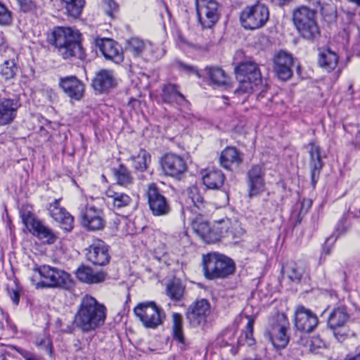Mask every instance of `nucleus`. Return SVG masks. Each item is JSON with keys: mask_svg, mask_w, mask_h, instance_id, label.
<instances>
[{"mask_svg": "<svg viewBox=\"0 0 360 360\" xmlns=\"http://www.w3.org/2000/svg\"><path fill=\"white\" fill-rule=\"evenodd\" d=\"M47 41L65 60L72 58L83 60L85 57L81 44V34L77 30L69 27H55L48 35Z\"/></svg>", "mask_w": 360, "mask_h": 360, "instance_id": "obj_1", "label": "nucleus"}, {"mask_svg": "<svg viewBox=\"0 0 360 360\" xmlns=\"http://www.w3.org/2000/svg\"><path fill=\"white\" fill-rule=\"evenodd\" d=\"M106 318V308L94 297L82 298L74 317V324L84 333H89L103 326Z\"/></svg>", "mask_w": 360, "mask_h": 360, "instance_id": "obj_2", "label": "nucleus"}, {"mask_svg": "<svg viewBox=\"0 0 360 360\" xmlns=\"http://www.w3.org/2000/svg\"><path fill=\"white\" fill-rule=\"evenodd\" d=\"M314 9L302 6L292 13V21L300 35L309 41H315L321 37V32L315 20Z\"/></svg>", "mask_w": 360, "mask_h": 360, "instance_id": "obj_3", "label": "nucleus"}, {"mask_svg": "<svg viewBox=\"0 0 360 360\" xmlns=\"http://www.w3.org/2000/svg\"><path fill=\"white\" fill-rule=\"evenodd\" d=\"M235 73L239 82L236 93L251 94L262 83L261 72L255 62L247 60L240 63L235 68Z\"/></svg>", "mask_w": 360, "mask_h": 360, "instance_id": "obj_4", "label": "nucleus"}, {"mask_svg": "<svg viewBox=\"0 0 360 360\" xmlns=\"http://www.w3.org/2000/svg\"><path fill=\"white\" fill-rule=\"evenodd\" d=\"M33 270L40 276L37 283L34 278L31 279L37 288H68L70 285V275L62 269L44 264L36 265Z\"/></svg>", "mask_w": 360, "mask_h": 360, "instance_id": "obj_5", "label": "nucleus"}, {"mask_svg": "<svg viewBox=\"0 0 360 360\" xmlns=\"http://www.w3.org/2000/svg\"><path fill=\"white\" fill-rule=\"evenodd\" d=\"M203 271L207 278H224L233 274L235 263L224 255L210 253L203 257Z\"/></svg>", "mask_w": 360, "mask_h": 360, "instance_id": "obj_6", "label": "nucleus"}, {"mask_svg": "<svg viewBox=\"0 0 360 360\" xmlns=\"http://www.w3.org/2000/svg\"><path fill=\"white\" fill-rule=\"evenodd\" d=\"M269 18V11L265 5L256 4L246 7L240 13L242 25L246 30H256L264 27Z\"/></svg>", "mask_w": 360, "mask_h": 360, "instance_id": "obj_7", "label": "nucleus"}, {"mask_svg": "<svg viewBox=\"0 0 360 360\" xmlns=\"http://www.w3.org/2000/svg\"><path fill=\"white\" fill-rule=\"evenodd\" d=\"M350 316L345 306L335 307L330 313L328 319V326L333 330L338 341L344 342L349 335L347 323Z\"/></svg>", "mask_w": 360, "mask_h": 360, "instance_id": "obj_8", "label": "nucleus"}, {"mask_svg": "<svg viewBox=\"0 0 360 360\" xmlns=\"http://www.w3.org/2000/svg\"><path fill=\"white\" fill-rule=\"evenodd\" d=\"M135 315L148 328H155L162 324L165 314L154 302L139 303L134 309Z\"/></svg>", "mask_w": 360, "mask_h": 360, "instance_id": "obj_9", "label": "nucleus"}, {"mask_svg": "<svg viewBox=\"0 0 360 360\" xmlns=\"http://www.w3.org/2000/svg\"><path fill=\"white\" fill-rule=\"evenodd\" d=\"M144 195L153 215L162 217L170 213L169 202L155 184H150L145 190Z\"/></svg>", "mask_w": 360, "mask_h": 360, "instance_id": "obj_10", "label": "nucleus"}, {"mask_svg": "<svg viewBox=\"0 0 360 360\" xmlns=\"http://www.w3.org/2000/svg\"><path fill=\"white\" fill-rule=\"evenodd\" d=\"M22 223L34 236L43 243L53 244L56 241V236L47 226H44L30 211L25 210L20 212Z\"/></svg>", "mask_w": 360, "mask_h": 360, "instance_id": "obj_11", "label": "nucleus"}, {"mask_svg": "<svg viewBox=\"0 0 360 360\" xmlns=\"http://www.w3.org/2000/svg\"><path fill=\"white\" fill-rule=\"evenodd\" d=\"M198 22L205 29L212 28L219 20V4L215 0H195Z\"/></svg>", "mask_w": 360, "mask_h": 360, "instance_id": "obj_12", "label": "nucleus"}, {"mask_svg": "<svg viewBox=\"0 0 360 360\" xmlns=\"http://www.w3.org/2000/svg\"><path fill=\"white\" fill-rule=\"evenodd\" d=\"M289 323L284 315L278 316L269 328L265 331V337L271 342L274 347L283 349L289 342V336L286 334Z\"/></svg>", "mask_w": 360, "mask_h": 360, "instance_id": "obj_13", "label": "nucleus"}, {"mask_svg": "<svg viewBox=\"0 0 360 360\" xmlns=\"http://www.w3.org/2000/svg\"><path fill=\"white\" fill-rule=\"evenodd\" d=\"M126 51L134 57L150 58L151 60L161 58L165 51L160 47H153L150 43L145 42L137 37H132L127 41Z\"/></svg>", "mask_w": 360, "mask_h": 360, "instance_id": "obj_14", "label": "nucleus"}, {"mask_svg": "<svg viewBox=\"0 0 360 360\" xmlns=\"http://www.w3.org/2000/svg\"><path fill=\"white\" fill-rule=\"evenodd\" d=\"M81 222L89 231L102 230L105 226L103 212L94 206H86L80 212Z\"/></svg>", "mask_w": 360, "mask_h": 360, "instance_id": "obj_15", "label": "nucleus"}, {"mask_svg": "<svg viewBox=\"0 0 360 360\" xmlns=\"http://www.w3.org/2000/svg\"><path fill=\"white\" fill-rule=\"evenodd\" d=\"M210 311V304L207 300H198L188 307L186 318L191 325L198 326L207 322Z\"/></svg>", "mask_w": 360, "mask_h": 360, "instance_id": "obj_16", "label": "nucleus"}, {"mask_svg": "<svg viewBox=\"0 0 360 360\" xmlns=\"http://www.w3.org/2000/svg\"><path fill=\"white\" fill-rule=\"evenodd\" d=\"M87 260L94 265L105 266L110 262L108 246L101 240H95L86 250Z\"/></svg>", "mask_w": 360, "mask_h": 360, "instance_id": "obj_17", "label": "nucleus"}, {"mask_svg": "<svg viewBox=\"0 0 360 360\" xmlns=\"http://www.w3.org/2000/svg\"><path fill=\"white\" fill-rule=\"evenodd\" d=\"M294 317L295 327L301 332L312 331L319 323L316 314L303 306H298L296 308Z\"/></svg>", "mask_w": 360, "mask_h": 360, "instance_id": "obj_18", "label": "nucleus"}, {"mask_svg": "<svg viewBox=\"0 0 360 360\" xmlns=\"http://www.w3.org/2000/svg\"><path fill=\"white\" fill-rule=\"evenodd\" d=\"M161 168L166 175L177 177L186 170L185 160L174 153L165 155L160 160Z\"/></svg>", "mask_w": 360, "mask_h": 360, "instance_id": "obj_19", "label": "nucleus"}, {"mask_svg": "<svg viewBox=\"0 0 360 360\" xmlns=\"http://www.w3.org/2000/svg\"><path fill=\"white\" fill-rule=\"evenodd\" d=\"M292 65L293 58L289 53L281 51L274 56V69L280 79L285 81L292 77Z\"/></svg>", "mask_w": 360, "mask_h": 360, "instance_id": "obj_20", "label": "nucleus"}, {"mask_svg": "<svg viewBox=\"0 0 360 360\" xmlns=\"http://www.w3.org/2000/svg\"><path fill=\"white\" fill-rule=\"evenodd\" d=\"M96 44L105 59L112 60L116 64H120L123 61L124 55L122 47L112 39H97Z\"/></svg>", "mask_w": 360, "mask_h": 360, "instance_id": "obj_21", "label": "nucleus"}, {"mask_svg": "<svg viewBox=\"0 0 360 360\" xmlns=\"http://www.w3.org/2000/svg\"><path fill=\"white\" fill-rule=\"evenodd\" d=\"M116 85L115 73L110 70H100L95 74L91 81V86L99 94L107 93Z\"/></svg>", "mask_w": 360, "mask_h": 360, "instance_id": "obj_22", "label": "nucleus"}, {"mask_svg": "<svg viewBox=\"0 0 360 360\" xmlns=\"http://www.w3.org/2000/svg\"><path fill=\"white\" fill-rule=\"evenodd\" d=\"M248 196L252 198L264 190V172L259 165H254L248 172Z\"/></svg>", "mask_w": 360, "mask_h": 360, "instance_id": "obj_23", "label": "nucleus"}, {"mask_svg": "<svg viewBox=\"0 0 360 360\" xmlns=\"http://www.w3.org/2000/svg\"><path fill=\"white\" fill-rule=\"evenodd\" d=\"M48 210L50 216L60 223L63 229L70 231L73 229L74 218L65 208L60 206L59 200H55L51 203Z\"/></svg>", "mask_w": 360, "mask_h": 360, "instance_id": "obj_24", "label": "nucleus"}, {"mask_svg": "<svg viewBox=\"0 0 360 360\" xmlns=\"http://www.w3.org/2000/svg\"><path fill=\"white\" fill-rule=\"evenodd\" d=\"M20 106V104L15 98H0V126L13 122Z\"/></svg>", "mask_w": 360, "mask_h": 360, "instance_id": "obj_25", "label": "nucleus"}, {"mask_svg": "<svg viewBox=\"0 0 360 360\" xmlns=\"http://www.w3.org/2000/svg\"><path fill=\"white\" fill-rule=\"evenodd\" d=\"M59 86L72 99L79 100L83 96L84 86L75 76L60 78Z\"/></svg>", "mask_w": 360, "mask_h": 360, "instance_id": "obj_26", "label": "nucleus"}, {"mask_svg": "<svg viewBox=\"0 0 360 360\" xmlns=\"http://www.w3.org/2000/svg\"><path fill=\"white\" fill-rule=\"evenodd\" d=\"M309 153L310 157L309 167L311 169V181L314 184L319 177L323 162L321 158V148L314 142L309 143Z\"/></svg>", "mask_w": 360, "mask_h": 360, "instance_id": "obj_27", "label": "nucleus"}, {"mask_svg": "<svg viewBox=\"0 0 360 360\" xmlns=\"http://www.w3.org/2000/svg\"><path fill=\"white\" fill-rule=\"evenodd\" d=\"M77 278L82 282L88 284L100 283L105 281L106 274L103 271L94 272L86 266H81L75 272Z\"/></svg>", "mask_w": 360, "mask_h": 360, "instance_id": "obj_28", "label": "nucleus"}, {"mask_svg": "<svg viewBox=\"0 0 360 360\" xmlns=\"http://www.w3.org/2000/svg\"><path fill=\"white\" fill-rule=\"evenodd\" d=\"M202 179L207 188L219 190L224 184L225 175L221 170L212 168L205 172Z\"/></svg>", "mask_w": 360, "mask_h": 360, "instance_id": "obj_29", "label": "nucleus"}, {"mask_svg": "<svg viewBox=\"0 0 360 360\" xmlns=\"http://www.w3.org/2000/svg\"><path fill=\"white\" fill-rule=\"evenodd\" d=\"M219 162L224 169L230 170L232 166H238L242 162V158L236 148L229 146L221 152Z\"/></svg>", "mask_w": 360, "mask_h": 360, "instance_id": "obj_30", "label": "nucleus"}, {"mask_svg": "<svg viewBox=\"0 0 360 360\" xmlns=\"http://www.w3.org/2000/svg\"><path fill=\"white\" fill-rule=\"evenodd\" d=\"M106 197L110 200L114 210H120L129 206L132 199L131 198L122 192H117L112 189H108L105 192Z\"/></svg>", "mask_w": 360, "mask_h": 360, "instance_id": "obj_31", "label": "nucleus"}, {"mask_svg": "<svg viewBox=\"0 0 360 360\" xmlns=\"http://www.w3.org/2000/svg\"><path fill=\"white\" fill-rule=\"evenodd\" d=\"M338 57L337 54L330 49H326L320 52L319 57V64L321 67L330 72L337 67Z\"/></svg>", "mask_w": 360, "mask_h": 360, "instance_id": "obj_32", "label": "nucleus"}, {"mask_svg": "<svg viewBox=\"0 0 360 360\" xmlns=\"http://www.w3.org/2000/svg\"><path fill=\"white\" fill-rule=\"evenodd\" d=\"M184 293L185 286L179 279H174L167 285L166 294L173 301H181Z\"/></svg>", "mask_w": 360, "mask_h": 360, "instance_id": "obj_33", "label": "nucleus"}, {"mask_svg": "<svg viewBox=\"0 0 360 360\" xmlns=\"http://www.w3.org/2000/svg\"><path fill=\"white\" fill-rule=\"evenodd\" d=\"M134 169L139 172H143L148 167L150 162V155L143 149L140 150L136 155L130 157Z\"/></svg>", "mask_w": 360, "mask_h": 360, "instance_id": "obj_34", "label": "nucleus"}, {"mask_svg": "<svg viewBox=\"0 0 360 360\" xmlns=\"http://www.w3.org/2000/svg\"><path fill=\"white\" fill-rule=\"evenodd\" d=\"M206 75L214 84L224 86L228 83V78L225 72L219 67H207L205 69Z\"/></svg>", "mask_w": 360, "mask_h": 360, "instance_id": "obj_35", "label": "nucleus"}, {"mask_svg": "<svg viewBox=\"0 0 360 360\" xmlns=\"http://www.w3.org/2000/svg\"><path fill=\"white\" fill-rule=\"evenodd\" d=\"M186 192L188 198L193 203L194 207H196L200 211L199 214L202 215L206 202L200 193L198 188L195 186H190L187 188Z\"/></svg>", "mask_w": 360, "mask_h": 360, "instance_id": "obj_36", "label": "nucleus"}, {"mask_svg": "<svg viewBox=\"0 0 360 360\" xmlns=\"http://www.w3.org/2000/svg\"><path fill=\"white\" fill-rule=\"evenodd\" d=\"M172 335L174 340L182 345L185 344L182 317L178 313H173L172 314Z\"/></svg>", "mask_w": 360, "mask_h": 360, "instance_id": "obj_37", "label": "nucleus"}, {"mask_svg": "<svg viewBox=\"0 0 360 360\" xmlns=\"http://www.w3.org/2000/svg\"><path fill=\"white\" fill-rule=\"evenodd\" d=\"M113 174L117 184L122 186H128L133 183V178L129 171L123 165H120L117 168L114 169Z\"/></svg>", "mask_w": 360, "mask_h": 360, "instance_id": "obj_38", "label": "nucleus"}, {"mask_svg": "<svg viewBox=\"0 0 360 360\" xmlns=\"http://www.w3.org/2000/svg\"><path fill=\"white\" fill-rule=\"evenodd\" d=\"M18 66L13 60H5L0 67V75L6 80H10L15 77L18 73Z\"/></svg>", "mask_w": 360, "mask_h": 360, "instance_id": "obj_39", "label": "nucleus"}, {"mask_svg": "<svg viewBox=\"0 0 360 360\" xmlns=\"http://www.w3.org/2000/svg\"><path fill=\"white\" fill-rule=\"evenodd\" d=\"M65 4V9L69 15L77 18L81 15L84 0H61Z\"/></svg>", "mask_w": 360, "mask_h": 360, "instance_id": "obj_40", "label": "nucleus"}, {"mask_svg": "<svg viewBox=\"0 0 360 360\" xmlns=\"http://www.w3.org/2000/svg\"><path fill=\"white\" fill-rule=\"evenodd\" d=\"M253 326L254 320L249 319L245 327V331L238 339V342L240 345H246L250 347L255 344V340L253 338Z\"/></svg>", "mask_w": 360, "mask_h": 360, "instance_id": "obj_41", "label": "nucleus"}, {"mask_svg": "<svg viewBox=\"0 0 360 360\" xmlns=\"http://www.w3.org/2000/svg\"><path fill=\"white\" fill-rule=\"evenodd\" d=\"M304 273V267L301 264L295 263L290 266L288 276L291 281L298 283L301 281Z\"/></svg>", "mask_w": 360, "mask_h": 360, "instance_id": "obj_42", "label": "nucleus"}, {"mask_svg": "<svg viewBox=\"0 0 360 360\" xmlns=\"http://www.w3.org/2000/svg\"><path fill=\"white\" fill-rule=\"evenodd\" d=\"M162 99L164 102L173 103L174 99L179 93L177 86L175 84H167L164 85L162 88Z\"/></svg>", "mask_w": 360, "mask_h": 360, "instance_id": "obj_43", "label": "nucleus"}, {"mask_svg": "<svg viewBox=\"0 0 360 360\" xmlns=\"http://www.w3.org/2000/svg\"><path fill=\"white\" fill-rule=\"evenodd\" d=\"M245 231L237 222L232 224L230 227H226L224 237L232 239L237 242L244 235Z\"/></svg>", "mask_w": 360, "mask_h": 360, "instance_id": "obj_44", "label": "nucleus"}, {"mask_svg": "<svg viewBox=\"0 0 360 360\" xmlns=\"http://www.w3.org/2000/svg\"><path fill=\"white\" fill-rule=\"evenodd\" d=\"M224 227L210 228L207 236L204 238V241L207 243H214L220 240L221 238L224 237L223 231Z\"/></svg>", "mask_w": 360, "mask_h": 360, "instance_id": "obj_45", "label": "nucleus"}, {"mask_svg": "<svg viewBox=\"0 0 360 360\" xmlns=\"http://www.w3.org/2000/svg\"><path fill=\"white\" fill-rule=\"evenodd\" d=\"M193 229L202 240L207 236L210 228L209 224L206 221L195 219L192 224Z\"/></svg>", "mask_w": 360, "mask_h": 360, "instance_id": "obj_46", "label": "nucleus"}, {"mask_svg": "<svg viewBox=\"0 0 360 360\" xmlns=\"http://www.w3.org/2000/svg\"><path fill=\"white\" fill-rule=\"evenodd\" d=\"M12 22L11 12L0 2V25H8Z\"/></svg>", "mask_w": 360, "mask_h": 360, "instance_id": "obj_47", "label": "nucleus"}, {"mask_svg": "<svg viewBox=\"0 0 360 360\" xmlns=\"http://www.w3.org/2000/svg\"><path fill=\"white\" fill-rule=\"evenodd\" d=\"M7 292L13 302L18 305L20 301V287L16 281H13V286L8 285Z\"/></svg>", "mask_w": 360, "mask_h": 360, "instance_id": "obj_48", "label": "nucleus"}, {"mask_svg": "<svg viewBox=\"0 0 360 360\" xmlns=\"http://www.w3.org/2000/svg\"><path fill=\"white\" fill-rule=\"evenodd\" d=\"M20 11L24 13L33 12L37 8L35 2L32 0H16Z\"/></svg>", "mask_w": 360, "mask_h": 360, "instance_id": "obj_49", "label": "nucleus"}, {"mask_svg": "<svg viewBox=\"0 0 360 360\" xmlns=\"http://www.w3.org/2000/svg\"><path fill=\"white\" fill-rule=\"evenodd\" d=\"M312 205V200L310 199H303L300 203L299 217L306 214Z\"/></svg>", "mask_w": 360, "mask_h": 360, "instance_id": "obj_50", "label": "nucleus"}, {"mask_svg": "<svg viewBox=\"0 0 360 360\" xmlns=\"http://www.w3.org/2000/svg\"><path fill=\"white\" fill-rule=\"evenodd\" d=\"M105 6V13L110 17H113V12L117 8L116 3L113 0H103Z\"/></svg>", "mask_w": 360, "mask_h": 360, "instance_id": "obj_51", "label": "nucleus"}, {"mask_svg": "<svg viewBox=\"0 0 360 360\" xmlns=\"http://www.w3.org/2000/svg\"><path fill=\"white\" fill-rule=\"evenodd\" d=\"M176 64L179 70L184 71L186 73L196 74L198 75V70L195 69V67L186 64L181 61H178Z\"/></svg>", "mask_w": 360, "mask_h": 360, "instance_id": "obj_52", "label": "nucleus"}, {"mask_svg": "<svg viewBox=\"0 0 360 360\" xmlns=\"http://www.w3.org/2000/svg\"><path fill=\"white\" fill-rule=\"evenodd\" d=\"M349 228V226L347 224L346 218L342 217L340 220L339 223L338 224L337 228H336V231L338 232V236L345 234Z\"/></svg>", "mask_w": 360, "mask_h": 360, "instance_id": "obj_53", "label": "nucleus"}, {"mask_svg": "<svg viewBox=\"0 0 360 360\" xmlns=\"http://www.w3.org/2000/svg\"><path fill=\"white\" fill-rule=\"evenodd\" d=\"M13 349H15L18 353H20L25 358V360H29L32 356H34L31 352H30L27 350L22 349L21 348L17 347L15 346H13Z\"/></svg>", "mask_w": 360, "mask_h": 360, "instance_id": "obj_54", "label": "nucleus"}, {"mask_svg": "<svg viewBox=\"0 0 360 360\" xmlns=\"http://www.w3.org/2000/svg\"><path fill=\"white\" fill-rule=\"evenodd\" d=\"M186 102V100L183 94L180 92L177 94V96L174 99L173 103H176L178 105H182Z\"/></svg>", "mask_w": 360, "mask_h": 360, "instance_id": "obj_55", "label": "nucleus"}, {"mask_svg": "<svg viewBox=\"0 0 360 360\" xmlns=\"http://www.w3.org/2000/svg\"><path fill=\"white\" fill-rule=\"evenodd\" d=\"M344 360H360V352L354 355H347Z\"/></svg>", "mask_w": 360, "mask_h": 360, "instance_id": "obj_56", "label": "nucleus"}, {"mask_svg": "<svg viewBox=\"0 0 360 360\" xmlns=\"http://www.w3.org/2000/svg\"><path fill=\"white\" fill-rule=\"evenodd\" d=\"M6 39L2 33H0V47L6 46Z\"/></svg>", "mask_w": 360, "mask_h": 360, "instance_id": "obj_57", "label": "nucleus"}, {"mask_svg": "<svg viewBox=\"0 0 360 360\" xmlns=\"http://www.w3.org/2000/svg\"><path fill=\"white\" fill-rule=\"evenodd\" d=\"M307 342L308 340L307 336H305L304 338L301 337L300 341H298L297 342L301 345H306L307 344Z\"/></svg>", "mask_w": 360, "mask_h": 360, "instance_id": "obj_58", "label": "nucleus"}, {"mask_svg": "<svg viewBox=\"0 0 360 360\" xmlns=\"http://www.w3.org/2000/svg\"><path fill=\"white\" fill-rule=\"evenodd\" d=\"M347 1L354 4L357 6H360V0H347Z\"/></svg>", "mask_w": 360, "mask_h": 360, "instance_id": "obj_59", "label": "nucleus"}, {"mask_svg": "<svg viewBox=\"0 0 360 360\" xmlns=\"http://www.w3.org/2000/svg\"><path fill=\"white\" fill-rule=\"evenodd\" d=\"M242 360H262L261 359H258V358H252V357H248V358H245Z\"/></svg>", "mask_w": 360, "mask_h": 360, "instance_id": "obj_60", "label": "nucleus"}, {"mask_svg": "<svg viewBox=\"0 0 360 360\" xmlns=\"http://www.w3.org/2000/svg\"><path fill=\"white\" fill-rule=\"evenodd\" d=\"M29 360H39L35 356H32L30 359Z\"/></svg>", "mask_w": 360, "mask_h": 360, "instance_id": "obj_61", "label": "nucleus"}, {"mask_svg": "<svg viewBox=\"0 0 360 360\" xmlns=\"http://www.w3.org/2000/svg\"><path fill=\"white\" fill-rule=\"evenodd\" d=\"M3 328V323L1 321H0V329Z\"/></svg>", "mask_w": 360, "mask_h": 360, "instance_id": "obj_62", "label": "nucleus"}, {"mask_svg": "<svg viewBox=\"0 0 360 360\" xmlns=\"http://www.w3.org/2000/svg\"><path fill=\"white\" fill-rule=\"evenodd\" d=\"M349 89H352V85L349 86Z\"/></svg>", "mask_w": 360, "mask_h": 360, "instance_id": "obj_63", "label": "nucleus"}]
</instances>
